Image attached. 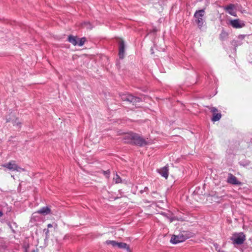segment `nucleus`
Instances as JSON below:
<instances>
[{
  "label": "nucleus",
  "mask_w": 252,
  "mask_h": 252,
  "mask_svg": "<svg viewBox=\"0 0 252 252\" xmlns=\"http://www.w3.org/2000/svg\"><path fill=\"white\" fill-rule=\"evenodd\" d=\"M151 52H152V53H153V49H151Z\"/></svg>",
  "instance_id": "obj_34"
},
{
  "label": "nucleus",
  "mask_w": 252,
  "mask_h": 252,
  "mask_svg": "<svg viewBox=\"0 0 252 252\" xmlns=\"http://www.w3.org/2000/svg\"><path fill=\"white\" fill-rule=\"evenodd\" d=\"M227 182L230 184L235 185H239L241 184L235 176L230 173L228 174Z\"/></svg>",
  "instance_id": "obj_10"
},
{
  "label": "nucleus",
  "mask_w": 252,
  "mask_h": 252,
  "mask_svg": "<svg viewBox=\"0 0 252 252\" xmlns=\"http://www.w3.org/2000/svg\"><path fill=\"white\" fill-rule=\"evenodd\" d=\"M228 36V33L225 31L223 29L221 31L220 34V40L223 41L226 40Z\"/></svg>",
  "instance_id": "obj_16"
},
{
  "label": "nucleus",
  "mask_w": 252,
  "mask_h": 252,
  "mask_svg": "<svg viewBox=\"0 0 252 252\" xmlns=\"http://www.w3.org/2000/svg\"><path fill=\"white\" fill-rule=\"evenodd\" d=\"M120 97L123 101H126L133 104L135 103L139 102L141 100L140 98L134 96L129 94H120Z\"/></svg>",
  "instance_id": "obj_5"
},
{
  "label": "nucleus",
  "mask_w": 252,
  "mask_h": 252,
  "mask_svg": "<svg viewBox=\"0 0 252 252\" xmlns=\"http://www.w3.org/2000/svg\"><path fill=\"white\" fill-rule=\"evenodd\" d=\"M149 190V189L147 187H146L144 188V189L143 190H141L140 191V192L141 193H143L144 192H146V191H147L148 190Z\"/></svg>",
  "instance_id": "obj_23"
},
{
  "label": "nucleus",
  "mask_w": 252,
  "mask_h": 252,
  "mask_svg": "<svg viewBox=\"0 0 252 252\" xmlns=\"http://www.w3.org/2000/svg\"><path fill=\"white\" fill-rule=\"evenodd\" d=\"M52 224H49L48 225V227H52Z\"/></svg>",
  "instance_id": "obj_31"
},
{
  "label": "nucleus",
  "mask_w": 252,
  "mask_h": 252,
  "mask_svg": "<svg viewBox=\"0 0 252 252\" xmlns=\"http://www.w3.org/2000/svg\"><path fill=\"white\" fill-rule=\"evenodd\" d=\"M32 252H38V250L36 249V250H32Z\"/></svg>",
  "instance_id": "obj_30"
},
{
  "label": "nucleus",
  "mask_w": 252,
  "mask_h": 252,
  "mask_svg": "<svg viewBox=\"0 0 252 252\" xmlns=\"http://www.w3.org/2000/svg\"><path fill=\"white\" fill-rule=\"evenodd\" d=\"M85 41H86L85 37H82V38H77V41H78L77 45H78L79 46H83V44H84Z\"/></svg>",
  "instance_id": "obj_18"
},
{
  "label": "nucleus",
  "mask_w": 252,
  "mask_h": 252,
  "mask_svg": "<svg viewBox=\"0 0 252 252\" xmlns=\"http://www.w3.org/2000/svg\"><path fill=\"white\" fill-rule=\"evenodd\" d=\"M17 119H16L14 121H12V123L13 124V125L14 126L15 124H16L17 125H18L19 124V122H17Z\"/></svg>",
  "instance_id": "obj_25"
},
{
  "label": "nucleus",
  "mask_w": 252,
  "mask_h": 252,
  "mask_svg": "<svg viewBox=\"0 0 252 252\" xmlns=\"http://www.w3.org/2000/svg\"><path fill=\"white\" fill-rule=\"evenodd\" d=\"M3 214L1 212H0V217L2 216Z\"/></svg>",
  "instance_id": "obj_32"
},
{
  "label": "nucleus",
  "mask_w": 252,
  "mask_h": 252,
  "mask_svg": "<svg viewBox=\"0 0 252 252\" xmlns=\"http://www.w3.org/2000/svg\"><path fill=\"white\" fill-rule=\"evenodd\" d=\"M51 210L48 206L43 207L37 211L38 214L46 215L50 213Z\"/></svg>",
  "instance_id": "obj_13"
},
{
  "label": "nucleus",
  "mask_w": 252,
  "mask_h": 252,
  "mask_svg": "<svg viewBox=\"0 0 252 252\" xmlns=\"http://www.w3.org/2000/svg\"><path fill=\"white\" fill-rule=\"evenodd\" d=\"M245 37V35H239V38H240V39H243Z\"/></svg>",
  "instance_id": "obj_26"
},
{
  "label": "nucleus",
  "mask_w": 252,
  "mask_h": 252,
  "mask_svg": "<svg viewBox=\"0 0 252 252\" xmlns=\"http://www.w3.org/2000/svg\"><path fill=\"white\" fill-rule=\"evenodd\" d=\"M205 9L196 10L193 15L194 22L199 29H201L206 24L205 19Z\"/></svg>",
  "instance_id": "obj_2"
},
{
  "label": "nucleus",
  "mask_w": 252,
  "mask_h": 252,
  "mask_svg": "<svg viewBox=\"0 0 252 252\" xmlns=\"http://www.w3.org/2000/svg\"><path fill=\"white\" fill-rule=\"evenodd\" d=\"M10 122V120H9L8 119H6V122Z\"/></svg>",
  "instance_id": "obj_33"
},
{
  "label": "nucleus",
  "mask_w": 252,
  "mask_h": 252,
  "mask_svg": "<svg viewBox=\"0 0 252 252\" xmlns=\"http://www.w3.org/2000/svg\"><path fill=\"white\" fill-rule=\"evenodd\" d=\"M103 174L105 175V176L106 177V178H109V175L110 174V171L109 170H107L106 171H103Z\"/></svg>",
  "instance_id": "obj_22"
},
{
  "label": "nucleus",
  "mask_w": 252,
  "mask_h": 252,
  "mask_svg": "<svg viewBox=\"0 0 252 252\" xmlns=\"http://www.w3.org/2000/svg\"><path fill=\"white\" fill-rule=\"evenodd\" d=\"M2 166L5 167L10 171H16L18 172L24 171L25 169L18 166L14 161H10L8 163L2 165Z\"/></svg>",
  "instance_id": "obj_7"
},
{
  "label": "nucleus",
  "mask_w": 252,
  "mask_h": 252,
  "mask_svg": "<svg viewBox=\"0 0 252 252\" xmlns=\"http://www.w3.org/2000/svg\"><path fill=\"white\" fill-rule=\"evenodd\" d=\"M214 246L215 247L216 251L218 252V250L220 249L219 248V245L217 243L214 244Z\"/></svg>",
  "instance_id": "obj_24"
},
{
  "label": "nucleus",
  "mask_w": 252,
  "mask_h": 252,
  "mask_svg": "<svg viewBox=\"0 0 252 252\" xmlns=\"http://www.w3.org/2000/svg\"><path fill=\"white\" fill-rule=\"evenodd\" d=\"M231 43L235 47L238 46H240L242 44V43L241 41L236 40H233L232 41Z\"/></svg>",
  "instance_id": "obj_21"
},
{
  "label": "nucleus",
  "mask_w": 252,
  "mask_h": 252,
  "mask_svg": "<svg viewBox=\"0 0 252 252\" xmlns=\"http://www.w3.org/2000/svg\"><path fill=\"white\" fill-rule=\"evenodd\" d=\"M151 52H152V53H153V49H151Z\"/></svg>",
  "instance_id": "obj_36"
},
{
  "label": "nucleus",
  "mask_w": 252,
  "mask_h": 252,
  "mask_svg": "<svg viewBox=\"0 0 252 252\" xmlns=\"http://www.w3.org/2000/svg\"><path fill=\"white\" fill-rule=\"evenodd\" d=\"M114 181L116 184H118L121 183L122 179L117 174H116V176L114 177Z\"/></svg>",
  "instance_id": "obj_20"
},
{
  "label": "nucleus",
  "mask_w": 252,
  "mask_h": 252,
  "mask_svg": "<svg viewBox=\"0 0 252 252\" xmlns=\"http://www.w3.org/2000/svg\"><path fill=\"white\" fill-rule=\"evenodd\" d=\"M84 25H86V26H90V23L88 22H84Z\"/></svg>",
  "instance_id": "obj_27"
},
{
  "label": "nucleus",
  "mask_w": 252,
  "mask_h": 252,
  "mask_svg": "<svg viewBox=\"0 0 252 252\" xmlns=\"http://www.w3.org/2000/svg\"><path fill=\"white\" fill-rule=\"evenodd\" d=\"M233 244L235 245H241L246 240V235L243 232L234 233L230 238Z\"/></svg>",
  "instance_id": "obj_4"
},
{
  "label": "nucleus",
  "mask_w": 252,
  "mask_h": 252,
  "mask_svg": "<svg viewBox=\"0 0 252 252\" xmlns=\"http://www.w3.org/2000/svg\"><path fill=\"white\" fill-rule=\"evenodd\" d=\"M151 52H152V53H153V49H151Z\"/></svg>",
  "instance_id": "obj_35"
},
{
  "label": "nucleus",
  "mask_w": 252,
  "mask_h": 252,
  "mask_svg": "<svg viewBox=\"0 0 252 252\" xmlns=\"http://www.w3.org/2000/svg\"><path fill=\"white\" fill-rule=\"evenodd\" d=\"M238 4L230 3L223 7L224 10L230 15L237 17Z\"/></svg>",
  "instance_id": "obj_6"
},
{
  "label": "nucleus",
  "mask_w": 252,
  "mask_h": 252,
  "mask_svg": "<svg viewBox=\"0 0 252 252\" xmlns=\"http://www.w3.org/2000/svg\"><path fill=\"white\" fill-rule=\"evenodd\" d=\"M125 45L123 40H121L119 42V58L123 59L124 58Z\"/></svg>",
  "instance_id": "obj_11"
},
{
  "label": "nucleus",
  "mask_w": 252,
  "mask_h": 252,
  "mask_svg": "<svg viewBox=\"0 0 252 252\" xmlns=\"http://www.w3.org/2000/svg\"><path fill=\"white\" fill-rule=\"evenodd\" d=\"M8 225H9V227L11 229L12 232L13 233H15V230L14 229V227H15V228L17 227L16 223H15L14 222H11L8 224Z\"/></svg>",
  "instance_id": "obj_19"
},
{
  "label": "nucleus",
  "mask_w": 252,
  "mask_h": 252,
  "mask_svg": "<svg viewBox=\"0 0 252 252\" xmlns=\"http://www.w3.org/2000/svg\"><path fill=\"white\" fill-rule=\"evenodd\" d=\"M240 164H241V165H243V166H247V165H248L249 164V162H248V163H247V164H242V162H240Z\"/></svg>",
  "instance_id": "obj_28"
},
{
  "label": "nucleus",
  "mask_w": 252,
  "mask_h": 252,
  "mask_svg": "<svg viewBox=\"0 0 252 252\" xmlns=\"http://www.w3.org/2000/svg\"><path fill=\"white\" fill-rule=\"evenodd\" d=\"M117 247L120 249H126L128 252H130L129 246L125 243L118 242Z\"/></svg>",
  "instance_id": "obj_14"
},
{
  "label": "nucleus",
  "mask_w": 252,
  "mask_h": 252,
  "mask_svg": "<svg viewBox=\"0 0 252 252\" xmlns=\"http://www.w3.org/2000/svg\"><path fill=\"white\" fill-rule=\"evenodd\" d=\"M210 111L213 113V117L211 119L213 122H217L220 120L221 117L220 113H218V110L215 107L210 108Z\"/></svg>",
  "instance_id": "obj_9"
},
{
  "label": "nucleus",
  "mask_w": 252,
  "mask_h": 252,
  "mask_svg": "<svg viewBox=\"0 0 252 252\" xmlns=\"http://www.w3.org/2000/svg\"><path fill=\"white\" fill-rule=\"evenodd\" d=\"M190 237V234L187 231H183L177 235H173L170 242L173 244L183 242Z\"/></svg>",
  "instance_id": "obj_3"
},
{
  "label": "nucleus",
  "mask_w": 252,
  "mask_h": 252,
  "mask_svg": "<svg viewBox=\"0 0 252 252\" xmlns=\"http://www.w3.org/2000/svg\"><path fill=\"white\" fill-rule=\"evenodd\" d=\"M228 24L235 29H240L245 26L244 21H241L239 19L229 20Z\"/></svg>",
  "instance_id": "obj_8"
},
{
  "label": "nucleus",
  "mask_w": 252,
  "mask_h": 252,
  "mask_svg": "<svg viewBox=\"0 0 252 252\" xmlns=\"http://www.w3.org/2000/svg\"><path fill=\"white\" fill-rule=\"evenodd\" d=\"M105 243L107 245H111L114 247H117L118 242L115 241H113V240H107L105 242Z\"/></svg>",
  "instance_id": "obj_17"
},
{
  "label": "nucleus",
  "mask_w": 252,
  "mask_h": 252,
  "mask_svg": "<svg viewBox=\"0 0 252 252\" xmlns=\"http://www.w3.org/2000/svg\"><path fill=\"white\" fill-rule=\"evenodd\" d=\"M218 252H226L223 251V250H221L220 249H219L218 250Z\"/></svg>",
  "instance_id": "obj_29"
},
{
  "label": "nucleus",
  "mask_w": 252,
  "mask_h": 252,
  "mask_svg": "<svg viewBox=\"0 0 252 252\" xmlns=\"http://www.w3.org/2000/svg\"><path fill=\"white\" fill-rule=\"evenodd\" d=\"M159 173L165 179L168 177V168L167 166L160 168L158 171Z\"/></svg>",
  "instance_id": "obj_12"
},
{
  "label": "nucleus",
  "mask_w": 252,
  "mask_h": 252,
  "mask_svg": "<svg viewBox=\"0 0 252 252\" xmlns=\"http://www.w3.org/2000/svg\"><path fill=\"white\" fill-rule=\"evenodd\" d=\"M68 41L72 44L73 45H77L78 41H77V38H76V37L70 35L68 37Z\"/></svg>",
  "instance_id": "obj_15"
},
{
  "label": "nucleus",
  "mask_w": 252,
  "mask_h": 252,
  "mask_svg": "<svg viewBox=\"0 0 252 252\" xmlns=\"http://www.w3.org/2000/svg\"><path fill=\"white\" fill-rule=\"evenodd\" d=\"M123 140L125 143L130 144L139 147H143L148 144V142L144 138L139 134L133 132L126 133L123 136Z\"/></svg>",
  "instance_id": "obj_1"
}]
</instances>
